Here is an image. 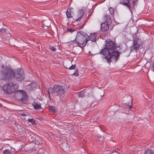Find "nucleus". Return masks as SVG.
Instances as JSON below:
<instances>
[{"mask_svg":"<svg viewBox=\"0 0 154 154\" xmlns=\"http://www.w3.org/2000/svg\"><path fill=\"white\" fill-rule=\"evenodd\" d=\"M1 77L3 80L8 81L15 78L19 81H23L25 79V74L22 69H19L14 72L11 68H8L1 72Z\"/></svg>","mask_w":154,"mask_h":154,"instance_id":"nucleus-1","label":"nucleus"},{"mask_svg":"<svg viewBox=\"0 0 154 154\" xmlns=\"http://www.w3.org/2000/svg\"><path fill=\"white\" fill-rule=\"evenodd\" d=\"M89 40V36L86 33L80 31L77 33L75 40L73 41V43L77 46L83 48Z\"/></svg>","mask_w":154,"mask_h":154,"instance_id":"nucleus-2","label":"nucleus"},{"mask_svg":"<svg viewBox=\"0 0 154 154\" xmlns=\"http://www.w3.org/2000/svg\"><path fill=\"white\" fill-rule=\"evenodd\" d=\"M103 51L104 53L102 54V57L109 64L111 62H116L121 53L120 52L117 51H114L111 52L107 49H104Z\"/></svg>","mask_w":154,"mask_h":154,"instance_id":"nucleus-3","label":"nucleus"},{"mask_svg":"<svg viewBox=\"0 0 154 154\" xmlns=\"http://www.w3.org/2000/svg\"><path fill=\"white\" fill-rule=\"evenodd\" d=\"M17 89V86L12 82H8L5 84L3 90L5 93L10 94L15 92Z\"/></svg>","mask_w":154,"mask_h":154,"instance_id":"nucleus-4","label":"nucleus"},{"mask_svg":"<svg viewBox=\"0 0 154 154\" xmlns=\"http://www.w3.org/2000/svg\"><path fill=\"white\" fill-rule=\"evenodd\" d=\"M105 42V47L101 49L100 52V53L101 54H104V52L103 51L104 49H107L108 50H110L112 51L115 49L116 48V46L115 43L110 39H108L106 40Z\"/></svg>","mask_w":154,"mask_h":154,"instance_id":"nucleus-5","label":"nucleus"},{"mask_svg":"<svg viewBox=\"0 0 154 154\" xmlns=\"http://www.w3.org/2000/svg\"><path fill=\"white\" fill-rule=\"evenodd\" d=\"M140 39L139 38H135L133 40V42L130 47V52L135 51L137 52L140 46L141 45L140 43Z\"/></svg>","mask_w":154,"mask_h":154,"instance_id":"nucleus-6","label":"nucleus"},{"mask_svg":"<svg viewBox=\"0 0 154 154\" xmlns=\"http://www.w3.org/2000/svg\"><path fill=\"white\" fill-rule=\"evenodd\" d=\"M17 98L19 100H21L23 102H26L28 100V97L27 93L25 91L23 90H20L17 93Z\"/></svg>","mask_w":154,"mask_h":154,"instance_id":"nucleus-7","label":"nucleus"},{"mask_svg":"<svg viewBox=\"0 0 154 154\" xmlns=\"http://www.w3.org/2000/svg\"><path fill=\"white\" fill-rule=\"evenodd\" d=\"M53 90L59 95H63L64 94V91L61 86L54 85L53 87Z\"/></svg>","mask_w":154,"mask_h":154,"instance_id":"nucleus-8","label":"nucleus"},{"mask_svg":"<svg viewBox=\"0 0 154 154\" xmlns=\"http://www.w3.org/2000/svg\"><path fill=\"white\" fill-rule=\"evenodd\" d=\"M110 25L108 23L104 22L101 24V29L103 31H107L109 29V26Z\"/></svg>","mask_w":154,"mask_h":154,"instance_id":"nucleus-9","label":"nucleus"},{"mask_svg":"<svg viewBox=\"0 0 154 154\" xmlns=\"http://www.w3.org/2000/svg\"><path fill=\"white\" fill-rule=\"evenodd\" d=\"M120 3L127 6L128 9L131 10V4L128 0H120Z\"/></svg>","mask_w":154,"mask_h":154,"instance_id":"nucleus-10","label":"nucleus"},{"mask_svg":"<svg viewBox=\"0 0 154 154\" xmlns=\"http://www.w3.org/2000/svg\"><path fill=\"white\" fill-rule=\"evenodd\" d=\"M84 14V11L82 10H79L78 12L77 15L76 17L78 18L76 20V21H80L81 18L83 16Z\"/></svg>","mask_w":154,"mask_h":154,"instance_id":"nucleus-11","label":"nucleus"},{"mask_svg":"<svg viewBox=\"0 0 154 154\" xmlns=\"http://www.w3.org/2000/svg\"><path fill=\"white\" fill-rule=\"evenodd\" d=\"M32 105L36 110H39L42 109L41 104L39 102H34L32 103Z\"/></svg>","mask_w":154,"mask_h":154,"instance_id":"nucleus-12","label":"nucleus"},{"mask_svg":"<svg viewBox=\"0 0 154 154\" xmlns=\"http://www.w3.org/2000/svg\"><path fill=\"white\" fill-rule=\"evenodd\" d=\"M104 19L106 21L104 22L108 23V24H111V19L110 16L108 14H106L104 16Z\"/></svg>","mask_w":154,"mask_h":154,"instance_id":"nucleus-13","label":"nucleus"},{"mask_svg":"<svg viewBox=\"0 0 154 154\" xmlns=\"http://www.w3.org/2000/svg\"><path fill=\"white\" fill-rule=\"evenodd\" d=\"M95 33H92L90 34V36L89 37V39L91 40L92 42H96V36Z\"/></svg>","mask_w":154,"mask_h":154,"instance_id":"nucleus-14","label":"nucleus"},{"mask_svg":"<svg viewBox=\"0 0 154 154\" xmlns=\"http://www.w3.org/2000/svg\"><path fill=\"white\" fill-rule=\"evenodd\" d=\"M67 17L68 18L72 17L73 16V13L71 11L70 9H67L66 13Z\"/></svg>","mask_w":154,"mask_h":154,"instance_id":"nucleus-15","label":"nucleus"},{"mask_svg":"<svg viewBox=\"0 0 154 154\" xmlns=\"http://www.w3.org/2000/svg\"><path fill=\"white\" fill-rule=\"evenodd\" d=\"M103 91L102 90L101 91V93L100 92H99L98 94V100H102L103 98V96H104Z\"/></svg>","mask_w":154,"mask_h":154,"instance_id":"nucleus-16","label":"nucleus"},{"mask_svg":"<svg viewBox=\"0 0 154 154\" xmlns=\"http://www.w3.org/2000/svg\"><path fill=\"white\" fill-rule=\"evenodd\" d=\"M132 3V5H131V8H134V7L135 6H137V4H136L138 0H130Z\"/></svg>","mask_w":154,"mask_h":154,"instance_id":"nucleus-17","label":"nucleus"},{"mask_svg":"<svg viewBox=\"0 0 154 154\" xmlns=\"http://www.w3.org/2000/svg\"><path fill=\"white\" fill-rule=\"evenodd\" d=\"M3 152L4 154H11V149H7L3 151Z\"/></svg>","mask_w":154,"mask_h":154,"instance_id":"nucleus-18","label":"nucleus"},{"mask_svg":"<svg viewBox=\"0 0 154 154\" xmlns=\"http://www.w3.org/2000/svg\"><path fill=\"white\" fill-rule=\"evenodd\" d=\"M115 9L112 7H110L109 8V11L110 12V14L112 15H113L114 13V11Z\"/></svg>","mask_w":154,"mask_h":154,"instance_id":"nucleus-19","label":"nucleus"},{"mask_svg":"<svg viewBox=\"0 0 154 154\" xmlns=\"http://www.w3.org/2000/svg\"><path fill=\"white\" fill-rule=\"evenodd\" d=\"M49 110L50 112H56V110L55 109V107L52 106H50L49 107Z\"/></svg>","mask_w":154,"mask_h":154,"instance_id":"nucleus-20","label":"nucleus"},{"mask_svg":"<svg viewBox=\"0 0 154 154\" xmlns=\"http://www.w3.org/2000/svg\"><path fill=\"white\" fill-rule=\"evenodd\" d=\"M85 94L84 92L82 91H81L79 92L78 94L79 97H83L84 96Z\"/></svg>","mask_w":154,"mask_h":154,"instance_id":"nucleus-21","label":"nucleus"},{"mask_svg":"<svg viewBox=\"0 0 154 154\" xmlns=\"http://www.w3.org/2000/svg\"><path fill=\"white\" fill-rule=\"evenodd\" d=\"M28 121L31 123L33 125L35 124V120L33 119H28Z\"/></svg>","mask_w":154,"mask_h":154,"instance_id":"nucleus-22","label":"nucleus"},{"mask_svg":"<svg viewBox=\"0 0 154 154\" xmlns=\"http://www.w3.org/2000/svg\"><path fill=\"white\" fill-rule=\"evenodd\" d=\"M48 94H49V96H50V93L53 94L54 91L53 90V88H49L48 91H47Z\"/></svg>","mask_w":154,"mask_h":154,"instance_id":"nucleus-23","label":"nucleus"},{"mask_svg":"<svg viewBox=\"0 0 154 154\" xmlns=\"http://www.w3.org/2000/svg\"><path fill=\"white\" fill-rule=\"evenodd\" d=\"M144 154H153V153L151 150L148 149L145 151Z\"/></svg>","mask_w":154,"mask_h":154,"instance_id":"nucleus-24","label":"nucleus"},{"mask_svg":"<svg viewBox=\"0 0 154 154\" xmlns=\"http://www.w3.org/2000/svg\"><path fill=\"white\" fill-rule=\"evenodd\" d=\"M36 84L34 83H31L29 86H31L32 87L31 88V89H33V88H34L36 87Z\"/></svg>","mask_w":154,"mask_h":154,"instance_id":"nucleus-25","label":"nucleus"},{"mask_svg":"<svg viewBox=\"0 0 154 154\" xmlns=\"http://www.w3.org/2000/svg\"><path fill=\"white\" fill-rule=\"evenodd\" d=\"M49 48L51 50L54 51H55L56 50V48L52 46H50Z\"/></svg>","mask_w":154,"mask_h":154,"instance_id":"nucleus-26","label":"nucleus"},{"mask_svg":"<svg viewBox=\"0 0 154 154\" xmlns=\"http://www.w3.org/2000/svg\"><path fill=\"white\" fill-rule=\"evenodd\" d=\"M75 65H72L71 66H70L69 69H73L75 68Z\"/></svg>","mask_w":154,"mask_h":154,"instance_id":"nucleus-27","label":"nucleus"},{"mask_svg":"<svg viewBox=\"0 0 154 154\" xmlns=\"http://www.w3.org/2000/svg\"><path fill=\"white\" fill-rule=\"evenodd\" d=\"M0 31L2 33H5L6 32V30L5 29L3 28L1 29Z\"/></svg>","mask_w":154,"mask_h":154,"instance_id":"nucleus-28","label":"nucleus"},{"mask_svg":"<svg viewBox=\"0 0 154 154\" xmlns=\"http://www.w3.org/2000/svg\"><path fill=\"white\" fill-rule=\"evenodd\" d=\"M75 75L78 76L79 75V72L78 70H76L75 72L73 74Z\"/></svg>","mask_w":154,"mask_h":154,"instance_id":"nucleus-29","label":"nucleus"},{"mask_svg":"<svg viewBox=\"0 0 154 154\" xmlns=\"http://www.w3.org/2000/svg\"><path fill=\"white\" fill-rule=\"evenodd\" d=\"M21 115L23 116H26V114L25 113H23L21 114Z\"/></svg>","mask_w":154,"mask_h":154,"instance_id":"nucleus-30","label":"nucleus"},{"mask_svg":"<svg viewBox=\"0 0 154 154\" xmlns=\"http://www.w3.org/2000/svg\"><path fill=\"white\" fill-rule=\"evenodd\" d=\"M128 106L129 107V108L130 109V110H131V106H129V105H128Z\"/></svg>","mask_w":154,"mask_h":154,"instance_id":"nucleus-31","label":"nucleus"},{"mask_svg":"<svg viewBox=\"0 0 154 154\" xmlns=\"http://www.w3.org/2000/svg\"><path fill=\"white\" fill-rule=\"evenodd\" d=\"M72 30L71 29H68V31L70 32H71Z\"/></svg>","mask_w":154,"mask_h":154,"instance_id":"nucleus-32","label":"nucleus"},{"mask_svg":"<svg viewBox=\"0 0 154 154\" xmlns=\"http://www.w3.org/2000/svg\"><path fill=\"white\" fill-rule=\"evenodd\" d=\"M97 127H98L99 129H102L101 128L100 126H97Z\"/></svg>","mask_w":154,"mask_h":154,"instance_id":"nucleus-33","label":"nucleus"},{"mask_svg":"<svg viewBox=\"0 0 154 154\" xmlns=\"http://www.w3.org/2000/svg\"><path fill=\"white\" fill-rule=\"evenodd\" d=\"M1 67L2 68H4V65H2Z\"/></svg>","mask_w":154,"mask_h":154,"instance_id":"nucleus-34","label":"nucleus"}]
</instances>
